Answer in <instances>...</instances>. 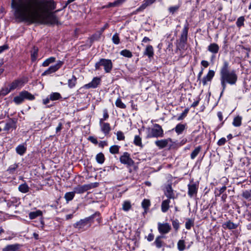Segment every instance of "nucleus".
<instances>
[{"label":"nucleus","instance_id":"obj_1","mask_svg":"<svg viewBox=\"0 0 251 251\" xmlns=\"http://www.w3.org/2000/svg\"><path fill=\"white\" fill-rule=\"evenodd\" d=\"M11 7L18 22L31 24L41 21L42 14L54 9L53 0H12Z\"/></svg>","mask_w":251,"mask_h":251},{"label":"nucleus","instance_id":"obj_2","mask_svg":"<svg viewBox=\"0 0 251 251\" xmlns=\"http://www.w3.org/2000/svg\"><path fill=\"white\" fill-rule=\"evenodd\" d=\"M220 82L222 86L221 97L225 91L226 84L235 85L238 81V75L235 70H229V63L224 61L220 71Z\"/></svg>","mask_w":251,"mask_h":251},{"label":"nucleus","instance_id":"obj_3","mask_svg":"<svg viewBox=\"0 0 251 251\" xmlns=\"http://www.w3.org/2000/svg\"><path fill=\"white\" fill-rule=\"evenodd\" d=\"M95 218H96V221L98 223L101 222L100 212H96L90 216L81 219L74 224L73 226L79 231H85L91 226V224L93 222Z\"/></svg>","mask_w":251,"mask_h":251},{"label":"nucleus","instance_id":"obj_4","mask_svg":"<svg viewBox=\"0 0 251 251\" xmlns=\"http://www.w3.org/2000/svg\"><path fill=\"white\" fill-rule=\"evenodd\" d=\"M53 10H49L47 12L42 13L41 17V21L39 22H34V23L48 24L51 25H61V23L58 21L57 16L54 13L50 12Z\"/></svg>","mask_w":251,"mask_h":251},{"label":"nucleus","instance_id":"obj_5","mask_svg":"<svg viewBox=\"0 0 251 251\" xmlns=\"http://www.w3.org/2000/svg\"><path fill=\"white\" fill-rule=\"evenodd\" d=\"M101 67H103L105 73H109L113 68V63L111 60L105 58H101L96 62L95 65L96 70H100Z\"/></svg>","mask_w":251,"mask_h":251},{"label":"nucleus","instance_id":"obj_6","mask_svg":"<svg viewBox=\"0 0 251 251\" xmlns=\"http://www.w3.org/2000/svg\"><path fill=\"white\" fill-rule=\"evenodd\" d=\"M164 136V131L162 127L158 124H155L153 127L149 130L147 135L148 138L162 137Z\"/></svg>","mask_w":251,"mask_h":251},{"label":"nucleus","instance_id":"obj_7","mask_svg":"<svg viewBox=\"0 0 251 251\" xmlns=\"http://www.w3.org/2000/svg\"><path fill=\"white\" fill-rule=\"evenodd\" d=\"M189 30V24L187 20H186L185 24L182 29L181 36L179 39V43L178 47L184 49L187 41V36Z\"/></svg>","mask_w":251,"mask_h":251},{"label":"nucleus","instance_id":"obj_8","mask_svg":"<svg viewBox=\"0 0 251 251\" xmlns=\"http://www.w3.org/2000/svg\"><path fill=\"white\" fill-rule=\"evenodd\" d=\"M97 186L98 184L97 183H92L83 185H78L74 188V191L75 194H83L87 191Z\"/></svg>","mask_w":251,"mask_h":251},{"label":"nucleus","instance_id":"obj_9","mask_svg":"<svg viewBox=\"0 0 251 251\" xmlns=\"http://www.w3.org/2000/svg\"><path fill=\"white\" fill-rule=\"evenodd\" d=\"M63 64L64 61L61 60L57 61V63L55 65L50 66L45 71H44L42 74V75H47L56 72L63 66Z\"/></svg>","mask_w":251,"mask_h":251},{"label":"nucleus","instance_id":"obj_10","mask_svg":"<svg viewBox=\"0 0 251 251\" xmlns=\"http://www.w3.org/2000/svg\"><path fill=\"white\" fill-rule=\"evenodd\" d=\"M120 162L127 166H132L134 165V162L130 157V154L127 152H124L120 157Z\"/></svg>","mask_w":251,"mask_h":251},{"label":"nucleus","instance_id":"obj_11","mask_svg":"<svg viewBox=\"0 0 251 251\" xmlns=\"http://www.w3.org/2000/svg\"><path fill=\"white\" fill-rule=\"evenodd\" d=\"M164 194L169 199H175V195L174 192V190L172 187V183H169L165 185L163 189Z\"/></svg>","mask_w":251,"mask_h":251},{"label":"nucleus","instance_id":"obj_12","mask_svg":"<svg viewBox=\"0 0 251 251\" xmlns=\"http://www.w3.org/2000/svg\"><path fill=\"white\" fill-rule=\"evenodd\" d=\"M157 228L160 234H166L168 233L171 230V226L168 223H158Z\"/></svg>","mask_w":251,"mask_h":251},{"label":"nucleus","instance_id":"obj_13","mask_svg":"<svg viewBox=\"0 0 251 251\" xmlns=\"http://www.w3.org/2000/svg\"><path fill=\"white\" fill-rule=\"evenodd\" d=\"M101 79L99 77H95L88 84H85L82 88L87 89L91 88H96L100 84Z\"/></svg>","mask_w":251,"mask_h":251},{"label":"nucleus","instance_id":"obj_14","mask_svg":"<svg viewBox=\"0 0 251 251\" xmlns=\"http://www.w3.org/2000/svg\"><path fill=\"white\" fill-rule=\"evenodd\" d=\"M17 120L15 118L10 119L5 124L3 130L8 132L11 129H16L17 128Z\"/></svg>","mask_w":251,"mask_h":251},{"label":"nucleus","instance_id":"obj_15","mask_svg":"<svg viewBox=\"0 0 251 251\" xmlns=\"http://www.w3.org/2000/svg\"><path fill=\"white\" fill-rule=\"evenodd\" d=\"M172 142V139L168 138L167 139L157 140L155 142V144L159 149H162L166 147L169 142Z\"/></svg>","mask_w":251,"mask_h":251},{"label":"nucleus","instance_id":"obj_16","mask_svg":"<svg viewBox=\"0 0 251 251\" xmlns=\"http://www.w3.org/2000/svg\"><path fill=\"white\" fill-rule=\"evenodd\" d=\"M100 126L101 131L105 135L108 134L111 130L110 124L108 123H104L103 122H100Z\"/></svg>","mask_w":251,"mask_h":251},{"label":"nucleus","instance_id":"obj_17","mask_svg":"<svg viewBox=\"0 0 251 251\" xmlns=\"http://www.w3.org/2000/svg\"><path fill=\"white\" fill-rule=\"evenodd\" d=\"M214 75L215 72L213 70H209L206 75L204 76L201 80L203 85H206L207 82L211 81L212 78L214 77Z\"/></svg>","mask_w":251,"mask_h":251},{"label":"nucleus","instance_id":"obj_18","mask_svg":"<svg viewBox=\"0 0 251 251\" xmlns=\"http://www.w3.org/2000/svg\"><path fill=\"white\" fill-rule=\"evenodd\" d=\"M20 247L21 245L19 244L7 245L0 251H17Z\"/></svg>","mask_w":251,"mask_h":251},{"label":"nucleus","instance_id":"obj_19","mask_svg":"<svg viewBox=\"0 0 251 251\" xmlns=\"http://www.w3.org/2000/svg\"><path fill=\"white\" fill-rule=\"evenodd\" d=\"M24 83V82L22 79H17L9 85V87L11 90H13L18 87H22Z\"/></svg>","mask_w":251,"mask_h":251},{"label":"nucleus","instance_id":"obj_20","mask_svg":"<svg viewBox=\"0 0 251 251\" xmlns=\"http://www.w3.org/2000/svg\"><path fill=\"white\" fill-rule=\"evenodd\" d=\"M188 195L190 197H192L194 195L197 194L198 188L196 184H189L188 185Z\"/></svg>","mask_w":251,"mask_h":251},{"label":"nucleus","instance_id":"obj_21","mask_svg":"<svg viewBox=\"0 0 251 251\" xmlns=\"http://www.w3.org/2000/svg\"><path fill=\"white\" fill-rule=\"evenodd\" d=\"M16 153L20 155H23L26 151V145L25 143L20 144L16 148Z\"/></svg>","mask_w":251,"mask_h":251},{"label":"nucleus","instance_id":"obj_22","mask_svg":"<svg viewBox=\"0 0 251 251\" xmlns=\"http://www.w3.org/2000/svg\"><path fill=\"white\" fill-rule=\"evenodd\" d=\"M144 55L147 56L149 58L153 57L154 55L153 48L151 45H148L144 52Z\"/></svg>","mask_w":251,"mask_h":251},{"label":"nucleus","instance_id":"obj_23","mask_svg":"<svg viewBox=\"0 0 251 251\" xmlns=\"http://www.w3.org/2000/svg\"><path fill=\"white\" fill-rule=\"evenodd\" d=\"M164 237H165L163 235H159L156 237L153 244L157 248L160 249L164 246L165 243L162 240V239Z\"/></svg>","mask_w":251,"mask_h":251},{"label":"nucleus","instance_id":"obj_24","mask_svg":"<svg viewBox=\"0 0 251 251\" xmlns=\"http://www.w3.org/2000/svg\"><path fill=\"white\" fill-rule=\"evenodd\" d=\"M207 50L213 54H216L219 51V47L216 43H211L208 46Z\"/></svg>","mask_w":251,"mask_h":251},{"label":"nucleus","instance_id":"obj_25","mask_svg":"<svg viewBox=\"0 0 251 251\" xmlns=\"http://www.w3.org/2000/svg\"><path fill=\"white\" fill-rule=\"evenodd\" d=\"M170 199H167L162 201L161 208V211L163 213L166 212L169 209L170 207Z\"/></svg>","mask_w":251,"mask_h":251},{"label":"nucleus","instance_id":"obj_26","mask_svg":"<svg viewBox=\"0 0 251 251\" xmlns=\"http://www.w3.org/2000/svg\"><path fill=\"white\" fill-rule=\"evenodd\" d=\"M186 128L185 124H178L174 128L176 132L178 134H181Z\"/></svg>","mask_w":251,"mask_h":251},{"label":"nucleus","instance_id":"obj_27","mask_svg":"<svg viewBox=\"0 0 251 251\" xmlns=\"http://www.w3.org/2000/svg\"><path fill=\"white\" fill-rule=\"evenodd\" d=\"M142 207L144 209V213H147L149 207L151 206L150 201L148 199H144L141 203Z\"/></svg>","mask_w":251,"mask_h":251},{"label":"nucleus","instance_id":"obj_28","mask_svg":"<svg viewBox=\"0 0 251 251\" xmlns=\"http://www.w3.org/2000/svg\"><path fill=\"white\" fill-rule=\"evenodd\" d=\"M242 117L238 115L235 117L232 122V125L235 127H239L242 125Z\"/></svg>","mask_w":251,"mask_h":251},{"label":"nucleus","instance_id":"obj_29","mask_svg":"<svg viewBox=\"0 0 251 251\" xmlns=\"http://www.w3.org/2000/svg\"><path fill=\"white\" fill-rule=\"evenodd\" d=\"M22 97H24V100L25 99L32 100L35 99V97L31 93L26 91H23L21 92Z\"/></svg>","mask_w":251,"mask_h":251},{"label":"nucleus","instance_id":"obj_30","mask_svg":"<svg viewBox=\"0 0 251 251\" xmlns=\"http://www.w3.org/2000/svg\"><path fill=\"white\" fill-rule=\"evenodd\" d=\"M56 58L54 57L51 56L46 59L42 63L43 67L49 66L50 64L55 62Z\"/></svg>","mask_w":251,"mask_h":251},{"label":"nucleus","instance_id":"obj_31","mask_svg":"<svg viewBox=\"0 0 251 251\" xmlns=\"http://www.w3.org/2000/svg\"><path fill=\"white\" fill-rule=\"evenodd\" d=\"M224 227H226L229 229H234L238 227V225L233 223L230 221H228L225 223L224 225Z\"/></svg>","mask_w":251,"mask_h":251},{"label":"nucleus","instance_id":"obj_32","mask_svg":"<svg viewBox=\"0 0 251 251\" xmlns=\"http://www.w3.org/2000/svg\"><path fill=\"white\" fill-rule=\"evenodd\" d=\"M42 215V212L38 210L36 211L31 212L29 213V217L31 220L34 219L38 216H40Z\"/></svg>","mask_w":251,"mask_h":251},{"label":"nucleus","instance_id":"obj_33","mask_svg":"<svg viewBox=\"0 0 251 251\" xmlns=\"http://www.w3.org/2000/svg\"><path fill=\"white\" fill-rule=\"evenodd\" d=\"M38 53V49L37 47H34L33 50L31 53V60L32 62H35L37 58Z\"/></svg>","mask_w":251,"mask_h":251},{"label":"nucleus","instance_id":"obj_34","mask_svg":"<svg viewBox=\"0 0 251 251\" xmlns=\"http://www.w3.org/2000/svg\"><path fill=\"white\" fill-rule=\"evenodd\" d=\"M50 100H56L60 99L62 97L60 93L58 92H52L49 96Z\"/></svg>","mask_w":251,"mask_h":251},{"label":"nucleus","instance_id":"obj_35","mask_svg":"<svg viewBox=\"0 0 251 251\" xmlns=\"http://www.w3.org/2000/svg\"><path fill=\"white\" fill-rule=\"evenodd\" d=\"M77 78L73 75L72 78L69 79L68 81V85L70 88H73L75 86L76 83Z\"/></svg>","mask_w":251,"mask_h":251},{"label":"nucleus","instance_id":"obj_36","mask_svg":"<svg viewBox=\"0 0 251 251\" xmlns=\"http://www.w3.org/2000/svg\"><path fill=\"white\" fill-rule=\"evenodd\" d=\"M201 150V146H199L196 147L194 150L191 152L190 154V157L192 159H194L195 157L198 155L200 152Z\"/></svg>","mask_w":251,"mask_h":251},{"label":"nucleus","instance_id":"obj_37","mask_svg":"<svg viewBox=\"0 0 251 251\" xmlns=\"http://www.w3.org/2000/svg\"><path fill=\"white\" fill-rule=\"evenodd\" d=\"M75 193L74 191L73 192H67L65 194L64 198H65V200L66 201L68 202L72 201L75 197Z\"/></svg>","mask_w":251,"mask_h":251},{"label":"nucleus","instance_id":"obj_38","mask_svg":"<svg viewBox=\"0 0 251 251\" xmlns=\"http://www.w3.org/2000/svg\"><path fill=\"white\" fill-rule=\"evenodd\" d=\"M18 189L21 192L23 193H26L29 191V188L27 184L24 183L19 186Z\"/></svg>","mask_w":251,"mask_h":251},{"label":"nucleus","instance_id":"obj_39","mask_svg":"<svg viewBox=\"0 0 251 251\" xmlns=\"http://www.w3.org/2000/svg\"><path fill=\"white\" fill-rule=\"evenodd\" d=\"M133 143L136 146H138L141 148H142L143 147V145L142 143V138L139 135L135 136Z\"/></svg>","mask_w":251,"mask_h":251},{"label":"nucleus","instance_id":"obj_40","mask_svg":"<svg viewBox=\"0 0 251 251\" xmlns=\"http://www.w3.org/2000/svg\"><path fill=\"white\" fill-rule=\"evenodd\" d=\"M96 159L97 162L99 164H102L105 160L104 155L102 152H100L96 155Z\"/></svg>","mask_w":251,"mask_h":251},{"label":"nucleus","instance_id":"obj_41","mask_svg":"<svg viewBox=\"0 0 251 251\" xmlns=\"http://www.w3.org/2000/svg\"><path fill=\"white\" fill-rule=\"evenodd\" d=\"M24 100V97H22V94L21 92L20 93L19 96L14 97L13 101L17 104L22 103Z\"/></svg>","mask_w":251,"mask_h":251},{"label":"nucleus","instance_id":"obj_42","mask_svg":"<svg viewBox=\"0 0 251 251\" xmlns=\"http://www.w3.org/2000/svg\"><path fill=\"white\" fill-rule=\"evenodd\" d=\"M120 146L118 145H113L109 148V151L111 154H118L119 152Z\"/></svg>","mask_w":251,"mask_h":251},{"label":"nucleus","instance_id":"obj_43","mask_svg":"<svg viewBox=\"0 0 251 251\" xmlns=\"http://www.w3.org/2000/svg\"><path fill=\"white\" fill-rule=\"evenodd\" d=\"M120 54L124 57L127 58H131L132 57V52L126 49L122 50L120 52Z\"/></svg>","mask_w":251,"mask_h":251},{"label":"nucleus","instance_id":"obj_44","mask_svg":"<svg viewBox=\"0 0 251 251\" xmlns=\"http://www.w3.org/2000/svg\"><path fill=\"white\" fill-rule=\"evenodd\" d=\"M131 208V204L129 201H126L123 202L122 209L125 211H129Z\"/></svg>","mask_w":251,"mask_h":251},{"label":"nucleus","instance_id":"obj_45","mask_svg":"<svg viewBox=\"0 0 251 251\" xmlns=\"http://www.w3.org/2000/svg\"><path fill=\"white\" fill-rule=\"evenodd\" d=\"M18 167L19 164L17 163L11 165L7 169V172L9 174H14Z\"/></svg>","mask_w":251,"mask_h":251},{"label":"nucleus","instance_id":"obj_46","mask_svg":"<svg viewBox=\"0 0 251 251\" xmlns=\"http://www.w3.org/2000/svg\"><path fill=\"white\" fill-rule=\"evenodd\" d=\"M177 249L179 251H183L185 249V241L183 240H179L177 242Z\"/></svg>","mask_w":251,"mask_h":251},{"label":"nucleus","instance_id":"obj_47","mask_svg":"<svg viewBox=\"0 0 251 251\" xmlns=\"http://www.w3.org/2000/svg\"><path fill=\"white\" fill-rule=\"evenodd\" d=\"M115 105L117 107L122 109H125L126 105L122 101L120 98H118L115 101Z\"/></svg>","mask_w":251,"mask_h":251},{"label":"nucleus","instance_id":"obj_48","mask_svg":"<svg viewBox=\"0 0 251 251\" xmlns=\"http://www.w3.org/2000/svg\"><path fill=\"white\" fill-rule=\"evenodd\" d=\"M156 0H144L142 5L144 6L145 9H146L147 7L154 3Z\"/></svg>","mask_w":251,"mask_h":251},{"label":"nucleus","instance_id":"obj_49","mask_svg":"<svg viewBox=\"0 0 251 251\" xmlns=\"http://www.w3.org/2000/svg\"><path fill=\"white\" fill-rule=\"evenodd\" d=\"M172 226L176 232L177 231L179 228V223L177 219L171 220Z\"/></svg>","mask_w":251,"mask_h":251},{"label":"nucleus","instance_id":"obj_50","mask_svg":"<svg viewBox=\"0 0 251 251\" xmlns=\"http://www.w3.org/2000/svg\"><path fill=\"white\" fill-rule=\"evenodd\" d=\"M245 18L244 16H241L238 18L236 24L238 27H240L244 25Z\"/></svg>","mask_w":251,"mask_h":251},{"label":"nucleus","instance_id":"obj_51","mask_svg":"<svg viewBox=\"0 0 251 251\" xmlns=\"http://www.w3.org/2000/svg\"><path fill=\"white\" fill-rule=\"evenodd\" d=\"M242 196L246 200L250 199L251 197V189L243 191Z\"/></svg>","mask_w":251,"mask_h":251},{"label":"nucleus","instance_id":"obj_52","mask_svg":"<svg viewBox=\"0 0 251 251\" xmlns=\"http://www.w3.org/2000/svg\"><path fill=\"white\" fill-rule=\"evenodd\" d=\"M112 42L114 44L118 45L120 43V38L119 34L117 33H115L112 38Z\"/></svg>","mask_w":251,"mask_h":251},{"label":"nucleus","instance_id":"obj_53","mask_svg":"<svg viewBox=\"0 0 251 251\" xmlns=\"http://www.w3.org/2000/svg\"><path fill=\"white\" fill-rule=\"evenodd\" d=\"M109 118V114L107 109L103 110V118L100 119V122H103Z\"/></svg>","mask_w":251,"mask_h":251},{"label":"nucleus","instance_id":"obj_54","mask_svg":"<svg viewBox=\"0 0 251 251\" xmlns=\"http://www.w3.org/2000/svg\"><path fill=\"white\" fill-rule=\"evenodd\" d=\"M180 7L179 5H176L173 6H171L169 8L168 10L170 13L172 14H174L175 12H176Z\"/></svg>","mask_w":251,"mask_h":251},{"label":"nucleus","instance_id":"obj_55","mask_svg":"<svg viewBox=\"0 0 251 251\" xmlns=\"http://www.w3.org/2000/svg\"><path fill=\"white\" fill-rule=\"evenodd\" d=\"M189 109L188 108H186L184 111L180 115V116L177 118L178 121H180L183 120L187 115L189 112Z\"/></svg>","mask_w":251,"mask_h":251},{"label":"nucleus","instance_id":"obj_56","mask_svg":"<svg viewBox=\"0 0 251 251\" xmlns=\"http://www.w3.org/2000/svg\"><path fill=\"white\" fill-rule=\"evenodd\" d=\"M117 139L119 141H123L125 139L124 133L121 131H118L116 133Z\"/></svg>","mask_w":251,"mask_h":251},{"label":"nucleus","instance_id":"obj_57","mask_svg":"<svg viewBox=\"0 0 251 251\" xmlns=\"http://www.w3.org/2000/svg\"><path fill=\"white\" fill-rule=\"evenodd\" d=\"M145 8L144 6L141 4L138 8H137L135 11H133L130 15H133L137 14L138 13L143 12L145 10Z\"/></svg>","mask_w":251,"mask_h":251},{"label":"nucleus","instance_id":"obj_58","mask_svg":"<svg viewBox=\"0 0 251 251\" xmlns=\"http://www.w3.org/2000/svg\"><path fill=\"white\" fill-rule=\"evenodd\" d=\"M102 34L100 33L99 31H98L95 34H93L91 37V40L94 41H98L99 40L101 35Z\"/></svg>","mask_w":251,"mask_h":251},{"label":"nucleus","instance_id":"obj_59","mask_svg":"<svg viewBox=\"0 0 251 251\" xmlns=\"http://www.w3.org/2000/svg\"><path fill=\"white\" fill-rule=\"evenodd\" d=\"M194 225V222L189 219L185 223V227L187 229H190L191 227Z\"/></svg>","mask_w":251,"mask_h":251},{"label":"nucleus","instance_id":"obj_60","mask_svg":"<svg viewBox=\"0 0 251 251\" xmlns=\"http://www.w3.org/2000/svg\"><path fill=\"white\" fill-rule=\"evenodd\" d=\"M11 91H12L10 87L9 88H4V89H2L0 92V95H2L3 96H5L7 94H8Z\"/></svg>","mask_w":251,"mask_h":251},{"label":"nucleus","instance_id":"obj_61","mask_svg":"<svg viewBox=\"0 0 251 251\" xmlns=\"http://www.w3.org/2000/svg\"><path fill=\"white\" fill-rule=\"evenodd\" d=\"M226 142V139L225 137L221 138L217 142V145L219 146H222L224 145Z\"/></svg>","mask_w":251,"mask_h":251},{"label":"nucleus","instance_id":"obj_62","mask_svg":"<svg viewBox=\"0 0 251 251\" xmlns=\"http://www.w3.org/2000/svg\"><path fill=\"white\" fill-rule=\"evenodd\" d=\"M88 140L90 142H91L92 143L97 145L98 143V141L96 138L93 137V136H89L88 137Z\"/></svg>","mask_w":251,"mask_h":251},{"label":"nucleus","instance_id":"obj_63","mask_svg":"<svg viewBox=\"0 0 251 251\" xmlns=\"http://www.w3.org/2000/svg\"><path fill=\"white\" fill-rule=\"evenodd\" d=\"M126 0H117L114 1L116 7H118L122 5Z\"/></svg>","mask_w":251,"mask_h":251},{"label":"nucleus","instance_id":"obj_64","mask_svg":"<svg viewBox=\"0 0 251 251\" xmlns=\"http://www.w3.org/2000/svg\"><path fill=\"white\" fill-rule=\"evenodd\" d=\"M9 47L7 44L3 45V46H0V53L3 52L4 50L8 49Z\"/></svg>","mask_w":251,"mask_h":251}]
</instances>
